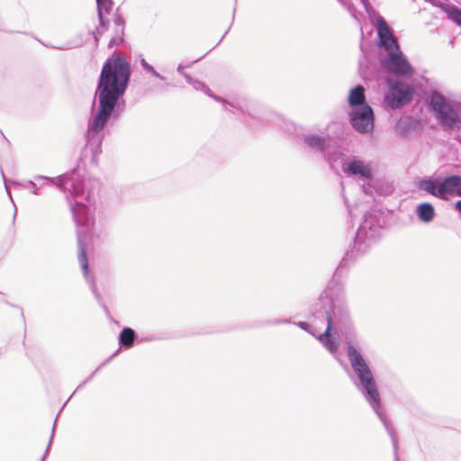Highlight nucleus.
Instances as JSON below:
<instances>
[{
  "instance_id": "obj_1",
  "label": "nucleus",
  "mask_w": 461,
  "mask_h": 461,
  "mask_svg": "<svg viewBox=\"0 0 461 461\" xmlns=\"http://www.w3.org/2000/svg\"><path fill=\"white\" fill-rule=\"evenodd\" d=\"M387 218L388 212L377 208L364 214L354 240L339 263L331 280L312 304L309 319L315 325H327L324 332L316 338L338 360L336 356L340 347L338 333H341L348 362L357 377L355 386L382 421L387 433H391L394 429L383 410L380 393L370 365L357 346V334L339 285L340 279L350 266L380 240L382 231L387 224Z\"/></svg>"
},
{
  "instance_id": "obj_2",
  "label": "nucleus",
  "mask_w": 461,
  "mask_h": 461,
  "mask_svg": "<svg viewBox=\"0 0 461 461\" xmlns=\"http://www.w3.org/2000/svg\"><path fill=\"white\" fill-rule=\"evenodd\" d=\"M131 77V63L123 54L113 52L104 62L91 104L92 116L86 132L84 156L98 164L104 139V128L110 120H118L126 108L123 98Z\"/></svg>"
},
{
  "instance_id": "obj_3",
  "label": "nucleus",
  "mask_w": 461,
  "mask_h": 461,
  "mask_svg": "<svg viewBox=\"0 0 461 461\" xmlns=\"http://www.w3.org/2000/svg\"><path fill=\"white\" fill-rule=\"evenodd\" d=\"M70 211L77 226V238L78 246V262L83 271L84 276L90 285L92 293L96 301L104 310L107 315L110 314L108 307L102 301L101 294L93 276H89V265L86 256L87 244L91 240L92 227L94 226V216L91 207L83 202L69 201Z\"/></svg>"
},
{
  "instance_id": "obj_4",
  "label": "nucleus",
  "mask_w": 461,
  "mask_h": 461,
  "mask_svg": "<svg viewBox=\"0 0 461 461\" xmlns=\"http://www.w3.org/2000/svg\"><path fill=\"white\" fill-rule=\"evenodd\" d=\"M377 46L385 53L380 62L383 69L402 78H410L413 76V67L401 50L397 37L392 32L383 16L378 18Z\"/></svg>"
},
{
  "instance_id": "obj_5",
  "label": "nucleus",
  "mask_w": 461,
  "mask_h": 461,
  "mask_svg": "<svg viewBox=\"0 0 461 461\" xmlns=\"http://www.w3.org/2000/svg\"><path fill=\"white\" fill-rule=\"evenodd\" d=\"M425 103L445 131H454L461 129L459 103L448 100L437 90L430 91Z\"/></svg>"
},
{
  "instance_id": "obj_6",
  "label": "nucleus",
  "mask_w": 461,
  "mask_h": 461,
  "mask_svg": "<svg viewBox=\"0 0 461 461\" xmlns=\"http://www.w3.org/2000/svg\"><path fill=\"white\" fill-rule=\"evenodd\" d=\"M34 178L56 185L59 190L70 193L75 198L85 194V181L77 174V168H73L58 177L37 175Z\"/></svg>"
},
{
  "instance_id": "obj_7",
  "label": "nucleus",
  "mask_w": 461,
  "mask_h": 461,
  "mask_svg": "<svg viewBox=\"0 0 461 461\" xmlns=\"http://www.w3.org/2000/svg\"><path fill=\"white\" fill-rule=\"evenodd\" d=\"M413 95V86L396 79L388 84V92L384 95V101L389 108L397 110L411 103Z\"/></svg>"
},
{
  "instance_id": "obj_8",
  "label": "nucleus",
  "mask_w": 461,
  "mask_h": 461,
  "mask_svg": "<svg viewBox=\"0 0 461 461\" xmlns=\"http://www.w3.org/2000/svg\"><path fill=\"white\" fill-rule=\"evenodd\" d=\"M348 119L352 128L358 133H371L375 129V118L370 104L350 110L348 112Z\"/></svg>"
},
{
  "instance_id": "obj_9",
  "label": "nucleus",
  "mask_w": 461,
  "mask_h": 461,
  "mask_svg": "<svg viewBox=\"0 0 461 461\" xmlns=\"http://www.w3.org/2000/svg\"><path fill=\"white\" fill-rule=\"evenodd\" d=\"M185 79L195 90L202 91L204 94H206L207 95L215 99L216 101L222 103L225 110H230L233 114L242 117L243 121L246 123H249L248 117L250 115L249 113L245 112L244 108L240 104H236V103L227 102L222 97L213 95L206 84H204L203 82H202L196 78H194L190 75H185Z\"/></svg>"
},
{
  "instance_id": "obj_10",
  "label": "nucleus",
  "mask_w": 461,
  "mask_h": 461,
  "mask_svg": "<svg viewBox=\"0 0 461 461\" xmlns=\"http://www.w3.org/2000/svg\"><path fill=\"white\" fill-rule=\"evenodd\" d=\"M342 170L348 176H359L363 181L371 182L374 178L370 166L357 157L342 161Z\"/></svg>"
},
{
  "instance_id": "obj_11",
  "label": "nucleus",
  "mask_w": 461,
  "mask_h": 461,
  "mask_svg": "<svg viewBox=\"0 0 461 461\" xmlns=\"http://www.w3.org/2000/svg\"><path fill=\"white\" fill-rule=\"evenodd\" d=\"M297 138L304 148L312 152L324 154L330 146L329 139L317 133L303 131Z\"/></svg>"
},
{
  "instance_id": "obj_12",
  "label": "nucleus",
  "mask_w": 461,
  "mask_h": 461,
  "mask_svg": "<svg viewBox=\"0 0 461 461\" xmlns=\"http://www.w3.org/2000/svg\"><path fill=\"white\" fill-rule=\"evenodd\" d=\"M96 7H97V16L99 24L95 28V30L92 32L95 41L97 43L99 41V36H101L104 32L108 30L109 19L106 17L107 14H110L113 7V0H95Z\"/></svg>"
},
{
  "instance_id": "obj_13",
  "label": "nucleus",
  "mask_w": 461,
  "mask_h": 461,
  "mask_svg": "<svg viewBox=\"0 0 461 461\" xmlns=\"http://www.w3.org/2000/svg\"><path fill=\"white\" fill-rule=\"evenodd\" d=\"M441 200L449 196H461V175H451L440 178Z\"/></svg>"
},
{
  "instance_id": "obj_14",
  "label": "nucleus",
  "mask_w": 461,
  "mask_h": 461,
  "mask_svg": "<svg viewBox=\"0 0 461 461\" xmlns=\"http://www.w3.org/2000/svg\"><path fill=\"white\" fill-rule=\"evenodd\" d=\"M113 23H114V33L112 39L108 43V47L113 48L114 46H119L124 41V29H125V21L122 15L119 13L117 9L113 14Z\"/></svg>"
},
{
  "instance_id": "obj_15",
  "label": "nucleus",
  "mask_w": 461,
  "mask_h": 461,
  "mask_svg": "<svg viewBox=\"0 0 461 461\" xmlns=\"http://www.w3.org/2000/svg\"><path fill=\"white\" fill-rule=\"evenodd\" d=\"M348 104L350 110L362 105L369 104L366 101V88L363 85L357 84L349 90Z\"/></svg>"
},
{
  "instance_id": "obj_16",
  "label": "nucleus",
  "mask_w": 461,
  "mask_h": 461,
  "mask_svg": "<svg viewBox=\"0 0 461 461\" xmlns=\"http://www.w3.org/2000/svg\"><path fill=\"white\" fill-rule=\"evenodd\" d=\"M416 186L419 190L425 191L427 194L441 199L440 191V177H424L420 178L416 182Z\"/></svg>"
},
{
  "instance_id": "obj_17",
  "label": "nucleus",
  "mask_w": 461,
  "mask_h": 461,
  "mask_svg": "<svg viewBox=\"0 0 461 461\" xmlns=\"http://www.w3.org/2000/svg\"><path fill=\"white\" fill-rule=\"evenodd\" d=\"M415 213L419 221L423 223L431 222L436 215L434 206L429 202L419 203L415 208Z\"/></svg>"
},
{
  "instance_id": "obj_18",
  "label": "nucleus",
  "mask_w": 461,
  "mask_h": 461,
  "mask_svg": "<svg viewBox=\"0 0 461 461\" xmlns=\"http://www.w3.org/2000/svg\"><path fill=\"white\" fill-rule=\"evenodd\" d=\"M418 121L411 116H402L395 124L396 131L402 136L408 135L411 131L415 130Z\"/></svg>"
},
{
  "instance_id": "obj_19",
  "label": "nucleus",
  "mask_w": 461,
  "mask_h": 461,
  "mask_svg": "<svg viewBox=\"0 0 461 461\" xmlns=\"http://www.w3.org/2000/svg\"><path fill=\"white\" fill-rule=\"evenodd\" d=\"M137 339L136 331L130 327H123L119 333L118 340L120 348L129 349L134 346Z\"/></svg>"
},
{
  "instance_id": "obj_20",
  "label": "nucleus",
  "mask_w": 461,
  "mask_h": 461,
  "mask_svg": "<svg viewBox=\"0 0 461 461\" xmlns=\"http://www.w3.org/2000/svg\"><path fill=\"white\" fill-rule=\"evenodd\" d=\"M322 156L331 169H335L337 163H340L342 166V161H346L342 152H328L327 150Z\"/></svg>"
},
{
  "instance_id": "obj_21",
  "label": "nucleus",
  "mask_w": 461,
  "mask_h": 461,
  "mask_svg": "<svg viewBox=\"0 0 461 461\" xmlns=\"http://www.w3.org/2000/svg\"><path fill=\"white\" fill-rule=\"evenodd\" d=\"M427 3H429L435 7L439 8L441 11H443L446 14L447 19L450 20L451 15L450 14L453 12V9H456V5L452 4H444L439 0H425Z\"/></svg>"
},
{
  "instance_id": "obj_22",
  "label": "nucleus",
  "mask_w": 461,
  "mask_h": 461,
  "mask_svg": "<svg viewBox=\"0 0 461 461\" xmlns=\"http://www.w3.org/2000/svg\"><path fill=\"white\" fill-rule=\"evenodd\" d=\"M360 2L364 6L365 11L373 19V22L375 23L376 28L378 29V18L381 15L375 11L369 0H360Z\"/></svg>"
},
{
  "instance_id": "obj_23",
  "label": "nucleus",
  "mask_w": 461,
  "mask_h": 461,
  "mask_svg": "<svg viewBox=\"0 0 461 461\" xmlns=\"http://www.w3.org/2000/svg\"><path fill=\"white\" fill-rule=\"evenodd\" d=\"M388 435L391 438L393 448V459L394 461H400V457L398 455L399 450V445H398V438L395 430H392L391 433H388Z\"/></svg>"
},
{
  "instance_id": "obj_24",
  "label": "nucleus",
  "mask_w": 461,
  "mask_h": 461,
  "mask_svg": "<svg viewBox=\"0 0 461 461\" xmlns=\"http://www.w3.org/2000/svg\"><path fill=\"white\" fill-rule=\"evenodd\" d=\"M120 351V348L117 349L105 362H104L102 365H100L97 369L93 372L90 376L86 379L85 381H83L78 386H77V389H81L82 387H84L89 381L92 380V378L94 377V375H95V373L104 366L105 365L109 360H111L113 357H114Z\"/></svg>"
},
{
  "instance_id": "obj_25",
  "label": "nucleus",
  "mask_w": 461,
  "mask_h": 461,
  "mask_svg": "<svg viewBox=\"0 0 461 461\" xmlns=\"http://www.w3.org/2000/svg\"><path fill=\"white\" fill-rule=\"evenodd\" d=\"M293 324L299 327L300 329L305 330L309 334L315 336L314 332L312 331V325L316 326L314 323H312V322L309 323L306 321H297V322H293Z\"/></svg>"
},
{
  "instance_id": "obj_26",
  "label": "nucleus",
  "mask_w": 461,
  "mask_h": 461,
  "mask_svg": "<svg viewBox=\"0 0 461 461\" xmlns=\"http://www.w3.org/2000/svg\"><path fill=\"white\" fill-rule=\"evenodd\" d=\"M450 21L455 23L457 26L461 27V8L456 7V9H453V12L450 14Z\"/></svg>"
},
{
  "instance_id": "obj_27",
  "label": "nucleus",
  "mask_w": 461,
  "mask_h": 461,
  "mask_svg": "<svg viewBox=\"0 0 461 461\" xmlns=\"http://www.w3.org/2000/svg\"><path fill=\"white\" fill-rule=\"evenodd\" d=\"M146 72L149 73L151 76L155 77L156 78H158L161 81L166 80V77L158 73L153 66H151Z\"/></svg>"
},
{
  "instance_id": "obj_28",
  "label": "nucleus",
  "mask_w": 461,
  "mask_h": 461,
  "mask_svg": "<svg viewBox=\"0 0 461 461\" xmlns=\"http://www.w3.org/2000/svg\"><path fill=\"white\" fill-rule=\"evenodd\" d=\"M292 323L290 319H276L267 321V325H278V324H290Z\"/></svg>"
},
{
  "instance_id": "obj_29",
  "label": "nucleus",
  "mask_w": 461,
  "mask_h": 461,
  "mask_svg": "<svg viewBox=\"0 0 461 461\" xmlns=\"http://www.w3.org/2000/svg\"><path fill=\"white\" fill-rule=\"evenodd\" d=\"M1 174H2L3 179H4V181H5V191H6L7 194L9 195L10 199L12 200V202H14L13 197H12V194H11V190H10V188L8 187L7 184H6L5 176V174H4V172H3V170H2V169H1ZM14 205H15V204H14ZM15 215H16V206H14V219L15 218Z\"/></svg>"
},
{
  "instance_id": "obj_30",
  "label": "nucleus",
  "mask_w": 461,
  "mask_h": 461,
  "mask_svg": "<svg viewBox=\"0 0 461 461\" xmlns=\"http://www.w3.org/2000/svg\"><path fill=\"white\" fill-rule=\"evenodd\" d=\"M28 185H30L32 186V193L33 194H40V187L36 185V184L32 181V180H29L28 181Z\"/></svg>"
},
{
  "instance_id": "obj_31",
  "label": "nucleus",
  "mask_w": 461,
  "mask_h": 461,
  "mask_svg": "<svg viewBox=\"0 0 461 461\" xmlns=\"http://www.w3.org/2000/svg\"><path fill=\"white\" fill-rule=\"evenodd\" d=\"M54 431H55V423H53L52 431H51V436H50V441H49V445H48V447H47V448H46L45 454H44V456H43V457H42V460H41V461H43V460H44V458H45L46 455L48 454V452H49V450H50V444H51V441H52V438H53V436H54Z\"/></svg>"
},
{
  "instance_id": "obj_32",
  "label": "nucleus",
  "mask_w": 461,
  "mask_h": 461,
  "mask_svg": "<svg viewBox=\"0 0 461 461\" xmlns=\"http://www.w3.org/2000/svg\"><path fill=\"white\" fill-rule=\"evenodd\" d=\"M189 66H190V65H186V66H185V65H183V64H178V66H177V68H176V71H177L181 76H183V77H185V75H188V74H187V73H185V72L184 71V69H185V68H188Z\"/></svg>"
},
{
  "instance_id": "obj_33",
  "label": "nucleus",
  "mask_w": 461,
  "mask_h": 461,
  "mask_svg": "<svg viewBox=\"0 0 461 461\" xmlns=\"http://www.w3.org/2000/svg\"><path fill=\"white\" fill-rule=\"evenodd\" d=\"M140 63L144 71H147L152 66L145 59H141Z\"/></svg>"
},
{
  "instance_id": "obj_34",
  "label": "nucleus",
  "mask_w": 461,
  "mask_h": 461,
  "mask_svg": "<svg viewBox=\"0 0 461 461\" xmlns=\"http://www.w3.org/2000/svg\"><path fill=\"white\" fill-rule=\"evenodd\" d=\"M454 208L456 211H457L459 213H461V200H458L455 203Z\"/></svg>"
},
{
  "instance_id": "obj_35",
  "label": "nucleus",
  "mask_w": 461,
  "mask_h": 461,
  "mask_svg": "<svg viewBox=\"0 0 461 461\" xmlns=\"http://www.w3.org/2000/svg\"><path fill=\"white\" fill-rule=\"evenodd\" d=\"M362 188H363V191H364L366 194H371V190H370L371 186H370V185H369V182H367V186H366L365 185H363Z\"/></svg>"
},
{
  "instance_id": "obj_36",
  "label": "nucleus",
  "mask_w": 461,
  "mask_h": 461,
  "mask_svg": "<svg viewBox=\"0 0 461 461\" xmlns=\"http://www.w3.org/2000/svg\"><path fill=\"white\" fill-rule=\"evenodd\" d=\"M90 196H91V193L88 192L87 194L85 197L87 200V202H90Z\"/></svg>"
},
{
  "instance_id": "obj_37",
  "label": "nucleus",
  "mask_w": 461,
  "mask_h": 461,
  "mask_svg": "<svg viewBox=\"0 0 461 461\" xmlns=\"http://www.w3.org/2000/svg\"><path fill=\"white\" fill-rule=\"evenodd\" d=\"M360 50H361V51L364 53V47H363V44H360Z\"/></svg>"
},
{
  "instance_id": "obj_38",
  "label": "nucleus",
  "mask_w": 461,
  "mask_h": 461,
  "mask_svg": "<svg viewBox=\"0 0 461 461\" xmlns=\"http://www.w3.org/2000/svg\"><path fill=\"white\" fill-rule=\"evenodd\" d=\"M203 58V56L200 57L199 59H196V60H194V63L199 61Z\"/></svg>"
},
{
  "instance_id": "obj_39",
  "label": "nucleus",
  "mask_w": 461,
  "mask_h": 461,
  "mask_svg": "<svg viewBox=\"0 0 461 461\" xmlns=\"http://www.w3.org/2000/svg\"><path fill=\"white\" fill-rule=\"evenodd\" d=\"M77 390H78L77 388V389H75V392H73V393H72V395H75V394H76V392H77Z\"/></svg>"
},
{
  "instance_id": "obj_40",
  "label": "nucleus",
  "mask_w": 461,
  "mask_h": 461,
  "mask_svg": "<svg viewBox=\"0 0 461 461\" xmlns=\"http://www.w3.org/2000/svg\"><path fill=\"white\" fill-rule=\"evenodd\" d=\"M77 390H78L77 388V389H75V392H73V393H72V395H75V394H76V392H77Z\"/></svg>"
},
{
  "instance_id": "obj_41",
  "label": "nucleus",
  "mask_w": 461,
  "mask_h": 461,
  "mask_svg": "<svg viewBox=\"0 0 461 461\" xmlns=\"http://www.w3.org/2000/svg\"><path fill=\"white\" fill-rule=\"evenodd\" d=\"M77 390H78L77 388V389H75V392H73V393H72V395H75V394H76V392H77Z\"/></svg>"
},
{
  "instance_id": "obj_42",
  "label": "nucleus",
  "mask_w": 461,
  "mask_h": 461,
  "mask_svg": "<svg viewBox=\"0 0 461 461\" xmlns=\"http://www.w3.org/2000/svg\"><path fill=\"white\" fill-rule=\"evenodd\" d=\"M57 416H59V413H57ZM58 417H56L54 423L56 424Z\"/></svg>"
},
{
  "instance_id": "obj_43",
  "label": "nucleus",
  "mask_w": 461,
  "mask_h": 461,
  "mask_svg": "<svg viewBox=\"0 0 461 461\" xmlns=\"http://www.w3.org/2000/svg\"><path fill=\"white\" fill-rule=\"evenodd\" d=\"M356 379H357V376H356ZM351 382H353L355 384L356 382H357V380L354 381V379H351Z\"/></svg>"
}]
</instances>
